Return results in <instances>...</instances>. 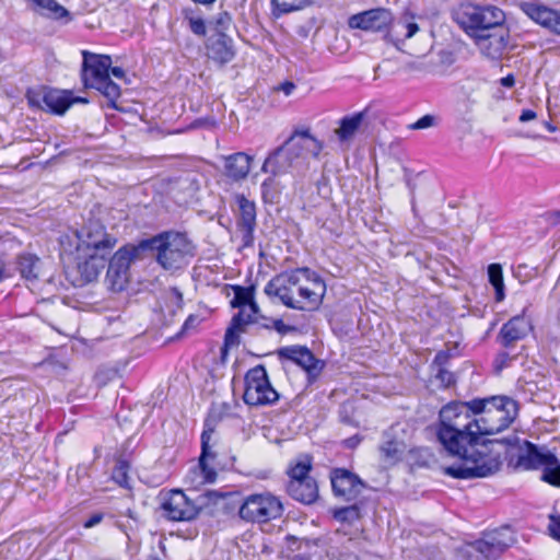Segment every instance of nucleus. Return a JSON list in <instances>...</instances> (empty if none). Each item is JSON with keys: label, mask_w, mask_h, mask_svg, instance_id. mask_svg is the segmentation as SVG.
I'll return each mask as SVG.
<instances>
[{"label": "nucleus", "mask_w": 560, "mask_h": 560, "mask_svg": "<svg viewBox=\"0 0 560 560\" xmlns=\"http://www.w3.org/2000/svg\"><path fill=\"white\" fill-rule=\"evenodd\" d=\"M162 515L173 522H188L197 517L199 506L182 490H172L161 503Z\"/></svg>", "instance_id": "12"}, {"label": "nucleus", "mask_w": 560, "mask_h": 560, "mask_svg": "<svg viewBox=\"0 0 560 560\" xmlns=\"http://www.w3.org/2000/svg\"><path fill=\"white\" fill-rule=\"evenodd\" d=\"M236 200L240 210L237 230L242 235L244 246H250L254 242V231L256 228V206L244 196H237Z\"/></svg>", "instance_id": "19"}, {"label": "nucleus", "mask_w": 560, "mask_h": 560, "mask_svg": "<svg viewBox=\"0 0 560 560\" xmlns=\"http://www.w3.org/2000/svg\"><path fill=\"white\" fill-rule=\"evenodd\" d=\"M435 117L432 115H424L413 122L410 128L415 130L427 129L434 125Z\"/></svg>", "instance_id": "45"}, {"label": "nucleus", "mask_w": 560, "mask_h": 560, "mask_svg": "<svg viewBox=\"0 0 560 560\" xmlns=\"http://www.w3.org/2000/svg\"><path fill=\"white\" fill-rule=\"evenodd\" d=\"M71 100H74L73 103H77V102H80V103H88V101L85 98H82V97H72L71 96Z\"/></svg>", "instance_id": "57"}, {"label": "nucleus", "mask_w": 560, "mask_h": 560, "mask_svg": "<svg viewBox=\"0 0 560 560\" xmlns=\"http://www.w3.org/2000/svg\"><path fill=\"white\" fill-rule=\"evenodd\" d=\"M259 307L257 304L249 305V307H240V311L232 318L231 326L226 329L224 342L225 346H234L238 343V336L245 331V326L256 323L258 317Z\"/></svg>", "instance_id": "20"}, {"label": "nucleus", "mask_w": 560, "mask_h": 560, "mask_svg": "<svg viewBox=\"0 0 560 560\" xmlns=\"http://www.w3.org/2000/svg\"><path fill=\"white\" fill-rule=\"evenodd\" d=\"M244 402L250 407L272 405L279 399L264 365H256L245 375Z\"/></svg>", "instance_id": "8"}, {"label": "nucleus", "mask_w": 560, "mask_h": 560, "mask_svg": "<svg viewBox=\"0 0 560 560\" xmlns=\"http://www.w3.org/2000/svg\"><path fill=\"white\" fill-rule=\"evenodd\" d=\"M213 435V429L206 424L201 434V454L199 464L187 475V481L194 487L211 483L217 478L215 470L208 465V458H213L214 454L210 451V441Z\"/></svg>", "instance_id": "14"}, {"label": "nucleus", "mask_w": 560, "mask_h": 560, "mask_svg": "<svg viewBox=\"0 0 560 560\" xmlns=\"http://www.w3.org/2000/svg\"><path fill=\"white\" fill-rule=\"evenodd\" d=\"M26 100L31 107L47 110L56 115H63L73 104L71 92L38 86L26 92Z\"/></svg>", "instance_id": "11"}, {"label": "nucleus", "mask_w": 560, "mask_h": 560, "mask_svg": "<svg viewBox=\"0 0 560 560\" xmlns=\"http://www.w3.org/2000/svg\"><path fill=\"white\" fill-rule=\"evenodd\" d=\"M419 30L420 28L415 21V16L406 13L396 22H392L390 30L387 32L386 38L399 49L400 45L404 44L406 39L416 35Z\"/></svg>", "instance_id": "23"}, {"label": "nucleus", "mask_w": 560, "mask_h": 560, "mask_svg": "<svg viewBox=\"0 0 560 560\" xmlns=\"http://www.w3.org/2000/svg\"><path fill=\"white\" fill-rule=\"evenodd\" d=\"M82 80L86 88L101 92L109 102V107L116 108L115 102L120 96V88L109 78L112 58L108 55H97L82 50Z\"/></svg>", "instance_id": "5"}, {"label": "nucleus", "mask_w": 560, "mask_h": 560, "mask_svg": "<svg viewBox=\"0 0 560 560\" xmlns=\"http://www.w3.org/2000/svg\"><path fill=\"white\" fill-rule=\"evenodd\" d=\"M194 322H195V318L192 316L188 317L184 324V328H188L190 325H192Z\"/></svg>", "instance_id": "56"}, {"label": "nucleus", "mask_w": 560, "mask_h": 560, "mask_svg": "<svg viewBox=\"0 0 560 560\" xmlns=\"http://www.w3.org/2000/svg\"><path fill=\"white\" fill-rule=\"evenodd\" d=\"M450 361V354L446 351H439L432 362V368L434 370H438L440 368H446L447 363Z\"/></svg>", "instance_id": "46"}, {"label": "nucleus", "mask_w": 560, "mask_h": 560, "mask_svg": "<svg viewBox=\"0 0 560 560\" xmlns=\"http://www.w3.org/2000/svg\"><path fill=\"white\" fill-rule=\"evenodd\" d=\"M129 464L126 460H118L113 469L112 478L120 487L129 488Z\"/></svg>", "instance_id": "39"}, {"label": "nucleus", "mask_w": 560, "mask_h": 560, "mask_svg": "<svg viewBox=\"0 0 560 560\" xmlns=\"http://www.w3.org/2000/svg\"><path fill=\"white\" fill-rule=\"evenodd\" d=\"M28 5L40 15L59 20L69 16V11L56 0H26Z\"/></svg>", "instance_id": "30"}, {"label": "nucleus", "mask_w": 560, "mask_h": 560, "mask_svg": "<svg viewBox=\"0 0 560 560\" xmlns=\"http://www.w3.org/2000/svg\"><path fill=\"white\" fill-rule=\"evenodd\" d=\"M520 8L529 19L560 35V11L535 2H522Z\"/></svg>", "instance_id": "18"}, {"label": "nucleus", "mask_w": 560, "mask_h": 560, "mask_svg": "<svg viewBox=\"0 0 560 560\" xmlns=\"http://www.w3.org/2000/svg\"><path fill=\"white\" fill-rule=\"evenodd\" d=\"M264 292L269 298H277L289 308L312 312L323 303L326 283L315 271L298 268L272 278Z\"/></svg>", "instance_id": "2"}, {"label": "nucleus", "mask_w": 560, "mask_h": 560, "mask_svg": "<svg viewBox=\"0 0 560 560\" xmlns=\"http://www.w3.org/2000/svg\"><path fill=\"white\" fill-rule=\"evenodd\" d=\"M556 455L549 452L546 448H539L534 444L526 442V451L518 458V466L524 469H537L539 467H545L547 462L551 460L549 457H555Z\"/></svg>", "instance_id": "26"}, {"label": "nucleus", "mask_w": 560, "mask_h": 560, "mask_svg": "<svg viewBox=\"0 0 560 560\" xmlns=\"http://www.w3.org/2000/svg\"><path fill=\"white\" fill-rule=\"evenodd\" d=\"M488 278L489 282L493 285L495 290V300L501 302L504 300V282H503V272L500 264H490L488 266Z\"/></svg>", "instance_id": "35"}, {"label": "nucleus", "mask_w": 560, "mask_h": 560, "mask_svg": "<svg viewBox=\"0 0 560 560\" xmlns=\"http://www.w3.org/2000/svg\"><path fill=\"white\" fill-rule=\"evenodd\" d=\"M312 469V458L308 455H300L289 467V481H301L304 479H313L310 476Z\"/></svg>", "instance_id": "32"}, {"label": "nucleus", "mask_w": 560, "mask_h": 560, "mask_svg": "<svg viewBox=\"0 0 560 560\" xmlns=\"http://www.w3.org/2000/svg\"><path fill=\"white\" fill-rule=\"evenodd\" d=\"M455 560H482L477 552L475 541L466 544L456 549Z\"/></svg>", "instance_id": "40"}, {"label": "nucleus", "mask_w": 560, "mask_h": 560, "mask_svg": "<svg viewBox=\"0 0 560 560\" xmlns=\"http://www.w3.org/2000/svg\"><path fill=\"white\" fill-rule=\"evenodd\" d=\"M475 37L481 54L490 59H500L506 50L509 35L503 28L489 35L478 34Z\"/></svg>", "instance_id": "21"}, {"label": "nucleus", "mask_w": 560, "mask_h": 560, "mask_svg": "<svg viewBox=\"0 0 560 560\" xmlns=\"http://www.w3.org/2000/svg\"><path fill=\"white\" fill-rule=\"evenodd\" d=\"M536 118V113L532 109H524L520 116V121L527 122Z\"/></svg>", "instance_id": "50"}, {"label": "nucleus", "mask_w": 560, "mask_h": 560, "mask_svg": "<svg viewBox=\"0 0 560 560\" xmlns=\"http://www.w3.org/2000/svg\"><path fill=\"white\" fill-rule=\"evenodd\" d=\"M109 71L117 79L125 78V71L120 67H112L110 66Z\"/></svg>", "instance_id": "53"}, {"label": "nucleus", "mask_w": 560, "mask_h": 560, "mask_svg": "<svg viewBox=\"0 0 560 560\" xmlns=\"http://www.w3.org/2000/svg\"><path fill=\"white\" fill-rule=\"evenodd\" d=\"M517 415V404L505 396L469 404L452 402L440 411L438 440L459 464L444 468L447 476L457 479L483 478L500 469L501 459L490 445L499 441H486V435L506 429Z\"/></svg>", "instance_id": "1"}, {"label": "nucleus", "mask_w": 560, "mask_h": 560, "mask_svg": "<svg viewBox=\"0 0 560 560\" xmlns=\"http://www.w3.org/2000/svg\"><path fill=\"white\" fill-rule=\"evenodd\" d=\"M360 441H361V440H360V438H358V436L355 435V436H352V438L347 439V440H346V445H347L348 447L353 448V447H355V446L360 443Z\"/></svg>", "instance_id": "55"}, {"label": "nucleus", "mask_w": 560, "mask_h": 560, "mask_svg": "<svg viewBox=\"0 0 560 560\" xmlns=\"http://www.w3.org/2000/svg\"><path fill=\"white\" fill-rule=\"evenodd\" d=\"M270 323H271V328L281 335H285V334L294 330V327L285 325L283 323V320L280 318L270 319Z\"/></svg>", "instance_id": "48"}, {"label": "nucleus", "mask_w": 560, "mask_h": 560, "mask_svg": "<svg viewBox=\"0 0 560 560\" xmlns=\"http://www.w3.org/2000/svg\"><path fill=\"white\" fill-rule=\"evenodd\" d=\"M103 514L102 513H96V514H93L90 518H88L83 526L85 528H92L94 526H96L97 524H100L103 520Z\"/></svg>", "instance_id": "49"}, {"label": "nucleus", "mask_w": 560, "mask_h": 560, "mask_svg": "<svg viewBox=\"0 0 560 560\" xmlns=\"http://www.w3.org/2000/svg\"><path fill=\"white\" fill-rule=\"evenodd\" d=\"M189 26L194 34L205 35L206 34V24L200 18H191L189 19Z\"/></svg>", "instance_id": "47"}, {"label": "nucleus", "mask_w": 560, "mask_h": 560, "mask_svg": "<svg viewBox=\"0 0 560 560\" xmlns=\"http://www.w3.org/2000/svg\"><path fill=\"white\" fill-rule=\"evenodd\" d=\"M510 357L506 352H502L498 355L497 360H495V364H497V370L500 371L503 369V366L506 364V362L509 361Z\"/></svg>", "instance_id": "51"}, {"label": "nucleus", "mask_w": 560, "mask_h": 560, "mask_svg": "<svg viewBox=\"0 0 560 560\" xmlns=\"http://www.w3.org/2000/svg\"><path fill=\"white\" fill-rule=\"evenodd\" d=\"M280 355L295 362L308 372L316 369L317 361L313 353L305 347L283 348L280 350Z\"/></svg>", "instance_id": "29"}, {"label": "nucleus", "mask_w": 560, "mask_h": 560, "mask_svg": "<svg viewBox=\"0 0 560 560\" xmlns=\"http://www.w3.org/2000/svg\"><path fill=\"white\" fill-rule=\"evenodd\" d=\"M287 490L294 500L305 504H311L318 498V487L314 478L301 481H289Z\"/></svg>", "instance_id": "25"}, {"label": "nucleus", "mask_w": 560, "mask_h": 560, "mask_svg": "<svg viewBox=\"0 0 560 560\" xmlns=\"http://www.w3.org/2000/svg\"><path fill=\"white\" fill-rule=\"evenodd\" d=\"M252 158L243 152L234 153L225 160V173L234 180L245 178L250 170Z\"/></svg>", "instance_id": "28"}, {"label": "nucleus", "mask_w": 560, "mask_h": 560, "mask_svg": "<svg viewBox=\"0 0 560 560\" xmlns=\"http://www.w3.org/2000/svg\"><path fill=\"white\" fill-rule=\"evenodd\" d=\"M548 533L553 539L560 540V515L549 516Z\"/></svg>", "instance_id": "44"}, {"label": "nucleus", "mask_w": 560, "mask_h": 560, "mask_svg": "<svg viewBox=\"0 0 560 560\" xmlns=\"http://www.w3.org/2000/svg\"><path fill=\"white\" fill-rule=\"evenodd\" d=\"M78 244L77 252L82 250L108 256L117 244V238L107 233L98 220H89L80 230L74 232Z\"/></svg>", "instance_id": "9"}, {"label": "nucleus", "mask_w": 560, "mask_h": 560, "mask_svg": "<svg viewBox=\"0 0 560 560\" xmlns=\"http://www.w3.org/2000/svg\"><path fill=\"white\" fill-rule=\"evenodd\" d=\"M314 0H271V12L276 18L304 10L313 5Z\"/></svg>", "instance_id": "31"}, {"label": "nucleus", "mask_w": 560, "mask_h": 560, "mask_svg": "<svg viewBox=\"0 0 560 560\" xmlns=\"http://www.w3.org/2000/svg\"><path fill=\"white\" fill-rule=\"evenodd\" d=\"M138 248L132 245L119 248L108 262L106 281L109 288L119 292L126 288L129 279V267L131 261L137 257Z\"/></svg>", "instance_id": "13"}, {"label": "nucleus", "mask_w": 560, "mask_h": 560, "mask_svg": "<svg viewBox=\"0 0 560 560\" xmlns=\"http://www.w3.org/2000/svg\"><path fill=\"white\" fill-rule=\"evenodd\" d=\"M330 481L334 493L347 501L357 499L366 487L357 475L345 468L334 469Z\"/></svg>", "instance_id": "16"}, {"label": "nucleus", "mask_w": 560, "mask_h": 560, "mask_svg": "<svg viewBox=\"0 0 560 560\" xmlns=\"http://www.w3.org/2000/svg\"><path fill=\"white\" fill-rule=\"evenodd\" d=\"M434 371L436 380H439L443 386L448 387L455 383L454 374L446 368H440Z\"/></svg>", "instance_id": "43"}, {"label": "nucleus", "mask_w": 560, "mask_h": 560, "mask_svg": "<svg viewBox=\"0 0 560 560\" xmlns=\"http://www.w3.org/2000/svg\"><path fill=\"white\" fill-rule=\"evenodd\" d=\"M141 247L155 252L156 262L168 271L186 267L197 254L196 244L186 233L165 231L141 242Z\"/></svg>", "instance_id": "4"}, {"label": "nucleus", "mask_w": 560, "mask_h": 560, "mask_svg": "<svg viewBox=\"0 0 560 560\" xmlns=\"http://www.w3.org/2000/svg\"><path fill=\"white\" fill-rule=\"evenodd\" d=\"M323 149L319 140L308 130L295 131L265 160L261 171L279 176L298 166L307 156L317 158Z\"/></svg>", "instance_id": "3"}, {"label": "nucleus", "mask_w": 560, "mask_h": 560, "mask_svg": "<svg viewBox=\"0 0 560 560\" xmlns=\"http://www.w3.org/2000/svg\"><path fill=\"white\" fill-rule=\"evenodd\" d=\"M455 19L467 34L476 36L479 32L500 26L504 22L505 15L501 9L494 5L464 2L455 12Z\"/></svg>", "instance_id": "6"}, {"label": "nucleus", "mask_w": 560, "mask_h": 560, "mask_svg": "<svg viewBox=\"0 0 560 560\" xmlns=\"http://www.w3.org/2000/svg\"><path fill=\"white\" fill-rule=\"evenodd\" d=\"M282 513L281 501L269 492L248 495L238 511L240 517L250 523H268L280 517Z\"/></svg>", "instance_id": "7"}, {"label": "nucleus", "mask_w": 560, "mask_h": 560, "mask_svg": "<svg viewBox=\"0 0 560 560\" xmlns=\"http://www.w3.org/2000/svg\"><path fill=\"white\" fill-rule=\"evenodd\" d=\"M559 214H560V212H559Z\"/></svg>", "instance_id": "59"}, {"label": "nucleus", "mask_w": 560, "mask_h": 560, "mask_svg": "<svg viewBox=\"0 0 560 560\" xmlns=\"http://www.w3.org/2000/svg\"><path fill=\"white\" fill-rule=\"evenodd\" d=\"M335 517L342 522H353L360 517V509L353 504L347 508H342L335 513Z\"/></svg>", "instance_id": "41"}, {"label": "nucleus", "mask_w": 560, "mask_h": 560, "mask_svg": "<svg viewBox=\"0 0 560 560\" xmlns=\"http://www.w3.org/2000/svg\"><path fill=\"white\" fill-rule=\"evenodd\" d=\"M264 327L270 329L271 328V323H270V319H268V322H266L265 324H262Z\"/></svg>", "instance_id": "58"}, {"label": "nucleus", "mask_w": 560, "mask_h": 560, "mask_svg": "<svg viewBox=\"0 0 560 560\" xmlns=\"http://www.w3.org/2000/svg\"><path fill=\"white\" fill-rule=\"evenodd\" d=\"M364 113H357L345 116L339 121V127L335 129V135L342 144H349L355 137L362 126Z\"/></svg>", "instance_id": "27"}, {"label": "nucleus", "mask_w": 560, "mask_h": 560, "mask_svg": "<svg viewBox=\"0 0 560 560\" xmlns=\"http://www.w3.org/2000/svg\"><path fill=\"white\" fill-rule=\"evenodd\" d=\"M233 289H234V298L231 301V304L233 307H237V308L244 307V306L249 307V305L257 304L254 301V288L253 287L244 288V287L236 285Z\"/></svg>", "instance_id": "36"}, {"label": "nucleus", "mask_w": 560, "mask_h": 560, "mask_svg": "<svg viewBox=\"0 0 560 560\" xmlns=\"http://www.w3.org/2000/svg\"><path fill=\"white\" fill-rule=\"evenodd\" d=\"M500 83L504 88H512L515 84V78L513 74H508L500 80Z\"/></svg>", "instance_id": "52"}, {"label": "nucleus", "mask_w": 560, "mask_h": 560, "mask_svg": "<svg viewBox=\"0 0 560 560\" xmlns=\"http://www.w3.org/2000/svg\"><path fill=\"white\" fill-rule=\"evenodd\" d=\"M529 329L530 324L524 315L512 317L500 330L499 337L502 346L511 347L515 341L526 337Z\"/></svg>", "instance_id": "24"}, {"label": "nucleus", "mask_w": 560, "mask_h": 560, "mask_svg": "<svg viewBox=\"0 0 560 560\" xmlns=\"http://www.w3.org/2000/svg\"><path fill=\"white\" fill-rule=\"evenodd\" d=\"M19 269L24 279L33 282L39 278L40 260L31 254L22 255L19 258Z\"/></svg>", "instance_id": "33"}, {"label": "nucleus", "mask_w": 560, "mask_h": 560, "mask_svg": "<svg viewBox=\"0 0 560 560\" xmlns=\"http://www.w3.org/2000/svg\"><path fill=\"white\" fill-rule=\"evenodd\" d=\"M217 34L224 33L232 24L231 15L223 11L220 12L214 20Z\"/></svg>", "instance_id": "42"}, {"label": "nucleus", "mask_w": 560, "mask_h": 560, "mask_svg": "<svg viewBox=\"0 0 560 560\" xmlns=\"http://www.w3.org/2000/svg\"><path fill=\"white\" fill-rule=\"evenodd\" d=\"M276 177L270 174L261 184V196L265 202L273 203L280 195L281 187Z\"/></svg>", "instance_id": "38"}, {"label": "nucleus", "mask_w": 560, "mask_h": 560, "mask_svg": "<svg viewBox=\"0 0 560 560\" xmlns=\"http://www.w3.org/2000/svg\"><path fill=\"white\" fill-rule=\"evenodd\" d=\"M380 451L384 462L393 465L400 460L405 445L399 441L388 440L381 445Z\"/></svg>", "instance_id": "34"}, {"label": "nucleus", "mask_w": 560, "mask_h": 560, "mask_svg": "<svg viewBox=\"0 0 560 560\" xmlns=\"http://www.w3.org/2000/svg\"><path fill=\"white\" fill-rule=\"evenodd\" d=\"M392 22L393 14L389 10L376 8L351 15L348 19V26L352 30L376 33L386 31Z\"/></svg>", "instance_id": "15"}, {"label": "nucleus", "mask_w": 560, "mask_h": 560, "mask_svg": "<svg viewBox=\"0 0 560 560\" xmlns=\"http://www.w3.org/2000/svg\"><path fill=\"white\" fill-rule=\"evenodd\" d=\"M550 458L551 460L547 462L544 467L541 480L560 488V460L557 456Z\"/></svg>", "instance_id": "37"}, {"label": "nucleus", "mask_w": 560, "mask_h": 560, "mask_svg": "<svg viewBox=\"0 0 560 560\" xmlns=\"http://www.w3.org/2000/svg\"><path fill=\"white\" fill-rule=\"evenodd\" d=\"M77 270L82 282L88 283L97 279L107 262V256L104 254L82 250H75Z\"/></svg>", "instance_id": "17"}, {"label": "nucleus", "mask_w": 560, "mask_h": 560, "mask_svg": "<svg viewBox=\"0 0 560 560\" xmlns=\"http://www.w3.org/2000/svg\"><path fill=\"white\" fill-rule=\"evenodd\" d=\"M294 89L295 85L292 82H285L281 85V90L284 92L285 95H290Z\"/></svg>", "instance_id": "54"}, {"label": "nucleus", "mask_w": 560, "mask_h": 560, "mask_svg": "<svg viewBox=\"0 0 560 560\" xmlns=\"http://www.w3.org/2000/svg\"><path fill=\"white\" fill-rule=\"evenodd\" d=\"M516 542L514 532L508 527L487 530L475 540V547L482 560H497Z\"/></svg>", "instance_id": "10"}, {"label": "nucleus", "mask_w": 560, "mask_h": 560, "mask_svg": "<svg viewBox=\"0 0 560 560\" xmlns=\"http://www.w3.org/2000/svg\"><path fill=\"white\" fill-rule=\"evenodd\" d=\"M207 56L220 66L231 62L235 57L232 38L225 33L210 37L207 44Z\"/></svg>", "instance_id": "22"}]
</instances>
